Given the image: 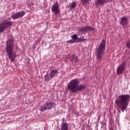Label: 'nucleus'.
<instances>
[{"instance_id":"5","label":"nucleus","mask_w":130,"mask_h":130,"mask_svg":"<svg viewBox=\"0 0 130 130\" xmlns=\"http://www.w3.org/2000/svg\"><path fill=\"white\" fill-rule=\"evenodd\" d=\"M12 25H13L12 21H5L0 23V33H3L6 29L10 28Z\"/></svg>"},{"instance_id":"10","label":"nucleus","mask_w":130,"mask_h":130,"mask_svg":"<svg viewBox=\"0 0 130 130\" xmlns=\"http://www.w3.org/2000/svg\"><path fill=\"white\" fill-rule=\"evenodd\" d=\"M52 12L55 14L59 13V7L58 6V3L55 2L52 6Z\"/></svg>"},{"instance_id":"1","label":"nucleus","mask_w":130,"mask_h":130,"mask_svg":"<svg viewBox=\"0 0 130 130\" xmlns=\"http://www.w3.org/2000/svg\"><path fill=\"white\" fill-rule=\"evenodd\" d=\"M130 96L129 95H121L116 98L115 103L120 108V110L123 112L126 109L127 105L129 104Z\"/></svg>"},{"instance_id":"4","label":"nucleus","mask_w":130,"mask_h":130,"mask_svg":"<svg viewBox=\"0 0 130 130\" xmlns=\"http://www.w3.org/2000/svg\"><path fill=\"white\" fill-rule=\"evenodd\" d=\"M105 48H106V42L102 40L99 47L96 49V59L101 60L103 57V54L105 53Z\"/></svg>"},{"instance_id":"3","label":"nucleus","mask_w":130,"mask_h":130,"mask_svg":"<svg viewBox=\"0 0 130 130\" xmlns=\"http://www.w3.org/2000/svg\"><path fill=\"white\" fill-rule=\"evenodd\" d=\"M68 90L70 91L76 93L78 91H81L86 89V85L83 84H80L79 85V81L76 79L71 80L67 85Z\"/></svg>"},{"instance_id":"13","label":"nucleus","mask_w":130,"mask_h":130,"mask_svg":"<svg viewBox=\"0 0 130 130\" xmlns=\"http://www.w3.org/2000/svg\"><path fill=\"white\" fill-rule=\"evenodd\" d=\"M58 74V71L55 70H51L50 73H49V76H51L52 78H54V77H56V75Z\"/></svg>"},{"instance_id":"2","label":"nucleus","mask_w":130,"mask_h":130,"mask_svg":"<svg viewBox=\"0 0 130 130\" xmlns=\"http://www.w3.org/2000/svg\"><path fill=\"white\" fill-rule=\"evenodd\" d=\"M6 50L7 55L12 62L15 61L16 58V53L14 51V40L9 39L6 42Z\"/></svg>"},{"instance_id":"14","label":"nucleus","mask_w":130,"mask_h":130,"mask_svg":"<svg viewBox=\"0 0 130 130\" xmlns=\"http://www.w3.org/2000/svg\"><path fill=\"white\" fill-rule=\"evenodd\" d=\"M106 2H108V0H95V4L96 6H100V5H103Z\"/></svg>"},{"instance_id":"16","label":"nucleus","mask_w":130,"mask_h":130,"mask_svg":"<svg viewBox=\"0 0 130 130\" xmlns=\"http://www.w3.org/2000/svg\"><path fill=\"white\" fill-rule=\"evenodd\" d=\"M52 79H53V78L50 75H49V74L46 75L44 78L45 82H48V81H50V80Z\"/></svg>"},{"instance_id":"19","label":"nucleus","mask_w":130,"mask_h":130,"mask_svg":"<svg viewBox=\"0 0 130 130\" xmlns=\"http://www.w3.org/2000/svg\"><path fill=\"white\" fill-rule=\"evenodd\" d=\"M71 37L74 41H77L78 40V36L77 35H73Z\"/></svg>"},{"instance_id":"11","label":"nucleus","mask_w":130,"mask_h":130,"mask_svg":"<svg viewBox=\"0 0 130 130\" xmlns=\"http://www.w3.org/2000/svg\"><path fill=\"white\" fill-rule=\"evenodd\" d=\"M120 24L123 28H125L127 25V18L126 17H121L120 19Z\"/></svg>"},{"instance_id":"18","label":"nucleus","mask_w":130,"mask_h":130,"mask_svg":"<svg viewBox=\"0 0 130 130\" xmlns=\"http://www.w3.org/2000/svg\"><path fill=\"white\" fill-rule=\"evenodd\" d=\"M85 40H86V39H83L82 38H79L77 39V40H76V43L77 42H82L83 41H85Z\"/></svg>"},{"instance_id":"21","label":"nucleus","mask_w":130,"mask_h":130,"mask_svg":"<svg viewBox=\"0 0 130 130\" xmlns=\"http://www.w3.org/2000/svg\"><path fill=\"white\" fill-rule=\"evenodd\" d=\"M67 43H77L76 41H75L74 40H70L69 41H67Z\"/></svg>"},{"instance_id":"8","label":"nucleus","mask_w":130,"mask_h":130,"mask_svg":"<svg viewBox=\"0 0 130 130\" xmlns=\"http://www.w3.org/2000/svg\"><path fill=\"white\" fill-rule=\"evenodd\" d=\"M24 15H25V11L18 12H16V13L12 14L11 18H12V19H19V18L23 17Z\"/></svg>"},{"instance_id":"17","label":"nucleus","mask_w":130,"mask_h":130,"mask_svg":"<svg viewBox=\"0 0 130 130\" xmlns=\"http://www.w3.org/2000/svg\"><path fill=\"white\" fill-rule=\"evenodd\" d=\"M70 9H74V8H76V2H72L70 6Z\"/></svg>"},{"instance_id":"12","label":"nucleus","mask_w":130,"mask_h":130,"mask_svg":"<svg viewBox=\"0 0 130 130\" xmlns=\"http://www.w3.org/2000/svg\"><path fill=\"white\" fill-rule=\"evenodd\" d=\"M60 127V128L59 130H68L69 129V127L68 126V123H67L66 122H62L61 123Z\"/></svg>"},{"instance_id":"23","label":"nucleus","mask_w":130,"mask_h":130,"mask_svg":"<svg viewBox=\"0 0 130 130\" xmlns=\"http://www.w3.org/2000/svg\"><path fill=\"white\" fill-rule=\"evenodd\" d=\"M62 122H64V119H62Z\"/></svg>"},{"instance_id":"7","label":"nucleus","mask_w":130,"mask_h":130,"mask_svg":"<svg viewBox=\"0 0 130 130\" xmlns=\"http://www.w3.org/2000/svg\"><path fill=\"white\" fill-rule=\"evenodd\" d=\"M126 63L125 62H122L120 65L117 69V75H121L124 71V68H125Z\"/></svg>"},{"instance_id":"20","label":"nucleus","mask_w":130,"mask_h":130,"mask_svg":"<svg viewBox=\"0 0 130 130\" xmlns=\"http://www.w3.org/2000/svg\"><path fill=\"white\" fill-rule=\"evenodd\" d=\"M82 5H86L89 3V0H80Z\"/></svg>"},{"instance_id":"15","label":"nucleus","mask_w":130,"mask_h":130,"mask_svg":"<svg viewBox=\"0 0 130 130\" xmlns=\"http://www.w3.org/2000/svg\"><path fill=\"white\" fill-rule=\"evenodd\" d=\"M78 56L76 54H73L71 56V61H75V62H78Z\"/></svg>"},{"instance_id":"9","label":"nucleus","mask_w":130,"mask_h":130,"mask_svg":"<svg viewBox=\"0 0 130 130\" xmlns=\"http://www.w3.org/2000/svg\"><path fill=\"white\" fill-rule=\"evenodd\" d=\"M95 28L92 26H82L79 28L80 32H88V31H94Z\"/></svg>"},{"instance_id":"22","label":"nucleus","mask_w":130,"mask_h":130,"mask_svg":"<svg viewBox=\"0 0 130 130\" xmlns=\"http://www.w3.org/2000/svg\"><path fill=\"white\" fill-rule=\"evenodd\" d=\"M126 47L127 48H130V41L126 43Z\"/></svg>"},{"instance_id":"6","label":"nucleus","mask_w":130,"mask_h":130,"mask_svg":"<svg viewBox=\"0 0 130 130\" xmlns=\"http://www.w3.org/2000/svg\"><path fill=\"white\" fill-rule=\"evenodd\" d=\"M52 107H54V103L50 102L44 104L43 106H42L40 110L41 111H44V110H46L47 109H51Z\"/></svg>"}]
</instances>
